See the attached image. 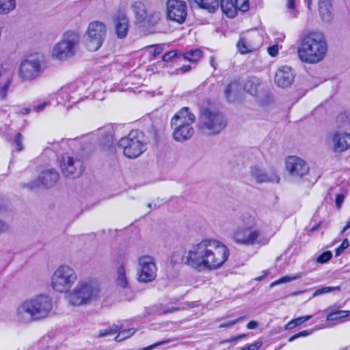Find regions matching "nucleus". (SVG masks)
Here are the masks:
<instances>
[{"label":"nucleus","instance_id":"46","mask_svg":"<svg viewBox=\"0 0 350 350\" xmlns=\"http://www.w3.org/2000/svg\"><path fill=\"white\" fill-rule=\"evenodd\" d=\"M149 49H150V53L153 57L158 56L163 51V47L160 45L150 46Z\"/></svg>","mask_w":350,"mask_h":350},{"label":"nucleus","instance_id":"55","mask_svg":"<svg viewBox=\"0 0 350 350\" xmlns=\"http://www.w3.org/2000/svg\"><path fill=\"white\" fill-rule=\"evenodd\" d=\"M135 332V330L134 329H128L120 332V334H122V336H126V334H129V337L133 335Z\"/></svg>","mask_w":350,"mask_h":350},{"label":"nucleus","instance_id":"2","mask_svg":"<svg viewBox=\"0 0 350 350\" xmlns=\"http://www.w3.org/2000/svg\"><path fill=\"white\" fill-rule=\"evenodd\" d=\"M53 308L52 299L46 295H38L21 301L16 308L15 319L29 323L49 317Z\"/></svg>","mask_w":350,"mask_h":350},{"label":"nucleus","instance_id":"20","mask_svg":"<svg viewBox=\"0 0 350 350\" xmlns=\"http://www.w3.org/2000/svg\"><path fill=\"white\" fill-rule=\"evenodd\" d=\"M173 129L172 137L178 142L187 141L192 137L194 134V129L192 125H172Z\"/></svg>","mask_w":350,"mask_h":350},{"label":"nucleus","instance_id":"28","mask_svg":"<svg viewBox=\"0 0 350 350\" xmlns=\"http://www.w3.org/2000/svg\"><path fill=\"white\" fill-rule=\"evenodd\" d=\"M202 9L214 13L219 7V0H193Z\"/></svg>","mask_w":350,"mask_h":350},{"label":"nucleus","instance_id":"4","mask_svg":"<svg viewBox=\"0 0 350 350\" xmlns=\"http://www.w3.org/2000/svg\"><path fill=\"white\" fill-rule=\"evenodd\" d=\"M242 227H237L232 232V239L239 245L246 246L255 244L265 245L268 239L265 238L261 230L255 229V219L246 213L241 217Z\"/></svg>","mask_w":350,"mask_h":350},{"label":"nucleus","instance_id":"24","mask_svg":"<svg viewBox=\"0 0 350 350\" xmlns=\"http://www.w3.org/2000/svg\"><path fill=\"white\" fill-rule=\"evenodd\" d=\"M96 136L98 137L99 144L104 148H110L113 144V135L112 131L110 129H98Z\"/></svg>","mask_w":350,"mask_h":350},{"label":"nucleus","instance_id":"51","mask_svg":"<svg viewBox=\"0 0 350 350\" xmlns=\"http://www.w3.org/2000/svg\"><path fill=\"white\" fill-rule=\"evenodd\" d=\"M245 337H246L245 334H239V335H238L237 336L232 337L230 339L222 340V341L220 342V344H224V343H228V342H232L234 341H237V340H239L240 339H242V338H243Z\"/></svg>","mask_w":350,"mask_h":350},{"label":"nucleus","instance_id":"19","mask_svg":"<svg viewBox=\"0 0 350 350\" xmlns=\"http://www.w3.org/2000/svg\"><path fill=\"white\" fill-rule=\"evenodd\" d=\"M250 174L257 183H277L280 181V177L275 172L267 174L257 166H252L250 168Z\"/></svg>","mask_w":350,"mask_h":350},{"label":"nucleus","instance_id":"49","mask_svg":"<svg viewBox=\"0 0 350 350\" xmlns=\"http://www.w3.org/2000/svg\"><path fill=\"white\" fill-rule=\"evenodd\" d=\"M243 318H244L243 317H239V318H237V319H236L234 320L228 321L227 323H222V324L219 325V327H220V328L229 327L230 326L234 325L237 323L242 321L243 319Z\"/></svg>","mask_w":350,"mask_h":350},{"label":"nucleus","instance_id":"40","mask_svg":"<svg viewBox=\"0 0 350 350\" xmlns=\"http://www.w3.org/2000/svg\"><path fill=\"white\" fill-rule=\"evenodd\" d=\"M317 329L318 328L310 329H307V330H304V331L299 332V333L295 334L293 335L292 336H291L288 340V342H293L297 338L308 336L310 335L311 334H312V332L314 329Z\"/></svg>","mask_w":350,"mask_h":350},{"label":"nucleus","instance_id":"36","mask_svg":"<svg viewBox=\"0 0 350 350\" xmlns=\"http://www.w3.org/2000/svg\"><path fill=\"white\" fill-rule=\"evenodd\" d=\"M121 329L120 327L116 325H113L111 327H109L106 329H100L99 331V334L98 335V338L105 337L108 336H111L116 334L117 332L120 331Z\"/></svg>","mask_w":350,"mask_h":350},{"label":"nucleus","instance_id":"11","mask_svg":"<svg viewBox=\"0 0 350 350\" xmlns=\"http://www.w3.org/2000/svg\"><path fill=\"white\" fill-rule=\"evenodd\" d=\"M43 57L40 55H30L20 65L19 77L23 81H33L40 76L44 70L42 63Z\"/></svg>","mask_w":350,"mask_h":350},{"label":"nucleus","instance_id":"27","mask_svg":"<svg viewBox=\"0 0 350 350\" xmlns=\"http://www.w3.org/2000/svg\"><path fill=\"white\" fill-rule=\"evenodd\" d=\"M234 2L233 0H219V5H220L222 12L229 18L236 16Z\"/></svg>","mask_w":350,"mask_h":350},{"label":"nucleus","instance_id":"16","mask_svg":"<svg viewBox=\"0 0 350 350\" xmlns=\"http://www.w3.org/2000/svg\"><path fill=\"white\" fill-rule=\"evenodd\" d=\"M167 17L169 20L178 24L185 22L187 17V6L185 1L180 0H168L167 1Z\"/></svg>","mask_w":350,"mask_h":350},{"label":"nucleus","instance_id":"6","mask_svg":"<svg viewBox=\"0 0 350 350\" xmlns=\"http://www.w3.org/2000/svg\"><path fill=\"white\" fill-rule=\"evenodd\" d=\"M118 146L129 159L137 158L147 149L144 133L139 130H132L128 135L122 137Z\"/></svg>","mask_w":350,"mask_h":350},{"label":"nucleus","instance_id":"52","mask_svg":"<svg viewBox=\"0 0 350 350\" xmlns=\"http://www.w3.org/2000/svg\"><path fill=\"white\" fill-rule=\"evenodd\" d=\"M178 310H179V308H177V307H168L163 310H158L157 312L159 314H167V313H171V312L178 311Z\"/></svg>","mask_w":350,"mask_h":350},{"label":"nucleus","instance_id":"38","mask_svg":"<svg viewBox=\"0 0 350 350\" xmlns=\"http://www.w3.org/2000/svg\"><path fill=\"white\" fill-rule=\"evenodd\" d=\"M319 11L323 21L325 22H329L331 21V7H319Z\"/></svg>","mask_w":350,"mask_h":350},{"label":"nucleus","instance_id":"5","mask_svg":"<svg viewBox=\"0 0 350 350\" xmlns=\"http://www.w3.org/2000/svg\"><path fill=\"white\" fill-rule=\"evenodd\" d=\"M227 121L224 115L217 110L204 108L200 110L198 131L204 136L217 135L225 129Z\"/></svg>","mask_w":350,"mask_h":350},{"label":"nucleus","instance_id":"31","mask_svg":"<svg viewBox=\"0 0 350 350\" xmlns=\"http://www.w3.org/2000/svg\"><path fill=\"white\" fill-rule=\"evenodd\" d=\"M349 314L350 312L348 310L334 311L327 315V320L329 321H336L337 323H340L342 321L343 319L347 317Z\"/></svg>","mask_w":350,"mask_h":350},{"label":"nucleus","instance_id":"17","mask_svg":"<svg viewBox=\"0 0 350 350\" xmlns=\"http://www.w3.org/2000/svg\"><path fill=\"white\" fill-rule=\"evenodd\" d=\"M294 79L295 75L292 69L286 66L278 68L274 77L275 84L282 88L291 86Z\"/></svg>","mask_w":350,"mask_h":350},{"label":"nucleus","instance_id":"12","mask_svg":"<svg viewBox=\"0 0 350 350\" xmlns=\"http://www.w3.org/2000/svg\"><path fill=\"white\" fill-rule=\"evenodd\" d=\"M106 27L99 21L92 22L89 24L86 36L85 46L90 51H96L103 45L106 38Z\"/></svg>","mask_w":350,"mask_h":350},{"label":"nucleus","instance_id":"34","mask_svg":"<svg viewBox=\"0 0 350 350\" xmlns=\"http://www.w3.org/2000/svg\"><path fill=\"white\" fill-rule=\"evenodd\" d=\"M312 316H311V315H306V316H303L301 317L294 319L291 320V321H289L286 325L285 329H286V330L292 329L295 328V327L304 323L305 321H308L309 319H310L312 318Z\"/></svg>","mask_w":350,"mask_h":350},{"label":"nucleus","instance_id":"18","mask_svg":"<svg viewBox=\"0 0 350 350\" xmlns=\"http://www.w3.org/2000/svg\"><path fill=\"white\" fill-rule=\"evenodd\" d=\"M196 121V116L187 107H184L178 111L171 120L172 125H192Z\"/></svg>","mask_w":350,"mask_h":350},{"label":"nucleus","instance_id":"56","mask_svg":"<svg viewBox=\"0 0 350 350\" xmlns=\"http://www.w3.org/2000/svg\"><path fill=\"white\" fill-rule=\"evenodd\" d=\"M128 338H129V334H126V336H122V334H120L119 332V334L116 336L115 340L117 342H120Z\"/></svg>","mask_w":350,"mask_h":350},{"label":"nucleus","instance_id":"59","mask_svg":"<svg viewBox=\"0 0 350 350\" xmlns=\"http://www.w3.org/2000/svg\"><path fill=\"white\" fill-rule=\"evenodd\" d=\"M161 344H163V342H157V343L153 344L152 345H150V346H148L147 347H145L142 350H152L154 348L157 347V346H159V345H160Z\"/></svg>","mask_w":350,"mask_h":350},{"label":"nucleus","instance_id":"42","mask_svg":"<svg viewBox=\"0 0 350 350\" xmlns=\"http://www.w3.org/2000/svg\"><path fill=\"white\" fill-rule=\"evenodd\" d=\"M297 278H299V276L289 277V276L285 275V276L280 278V279L275 281L274 282H273L271 284V286H273L279 284L287 283V282H291L293 280H295Z\"/></svg>","mask_w":350,"mask_h":350},{"label":"nucleus","instance_id":"44","mask_svg":"<svg viewBox=\"0 0 350 350\" xmlns=\"http://www.w3.org/2000/svg\"><path fill=\"white\" fill-rule=\"evenodd\" d=\"M346 194H347V191H343V192L336 194V199H335V203H336V207L338 209L340 208V207L343 203V201H344Z\"/></svg>","mask_w":350,"mask_h":350},{"label":"nucleus","instance_id":"43","mask_svg":"<svg viewBox=\"0 0 350 350\" xmlns=\"http://www.w3.org/2000/svg\"><path fill=\"white\" fill-rule=\"evenodd\" d=\"M349 246V243L347 239H345L341 245L336 249L335 255L336 256H339L343 251L347 249Z\"/></svg>","mask_w":350,"mask_h":350},{"label":"nucleus","instance_id":"48","mask_svg":"<svg viewBox=\"0 0 350 350\" xmlns=\"http://www.w3.org/2000/svg\"><path fill=\"white\" fill-rule=\"evenodd\" d=\"M262 345V342L260 340H257L252 344L249 345L248 346L243 348L241 350H258Z\"/></svg>","mask_w":350,"mask_h":350},{"label":"nucleus","instance_id":"35","mask_svg":"<svg viewBox=\"0 0 350 350\" xmlns=\"http://www.w3.org/2000/svg\"><path fill=\"white\" fill-rule=\"evenodd\" d=\"M12 75L10 73H7L5 83L0 88V98L4 100L6 98L8 90L12 83Z\"/></svg>","mask_w":350,"mask_h":350},{"label":"nucleus","instance_id":"14","mask_svg":"<svg viewBox=\"0 0 350 350\" xmlns=\"http://www.w3.org/2000/svg\"><path fill=\"white\" fill-rule=\"evenodd\" d=\"M139 271L138 280L140 282H149L154 280L157 276V267L154 258L150 256H144L138 259Z\"/></svg>","mask_w":350,"mask_h":350},{"label":"nucleus","instance_id":"15","mask_svg":"<svg viewBox=\"0 0 350 350\" xmlns=\"http://www.w3.org/2000/svg\"><path fill=\"white\" fill-rule=\"evenodd\" d=\"M60 167L64 176L70 178L79 177L84 170L81 159L69 156L62 157Z\"/></svg>","mask_w":350,"mask_h":350},{"label":"nucleus","instance_id":"33","mask_svg":"<svg viewBox=\"0 0 350 350\" xmlns=\"http://www.w3.org/2000/svg\"><path fill=\"white\" fill-rule=\"evenodd\" d=\"M15 8V0H0V14H8Z\"/></svg>","mask_w":350,"mask_h":350},{"label":"nucleus","instance_id":"37","mask_svg":"<svg viewBox=\"0 0 350 350\" xmlns=\"http://www.w3.org/2000/svg\"><path fill=\"white\" fill-rule=\"evenodd\" d=\"M234 5L236 9V15L238 10L245 12L249 10V0H234Z\"/></svg>","mask_w":350,"mask_h":350},{"label":"nucleus","instance_id":"22","mask_svg":"<svg viewBox=\"0 0 350 350\" xmlns=\"http://www.w3.org/2000/svg\"><path fill=\"white\" fill-rule=\"evenodd\" d=\"M59 178V173L55 169L49 168L40 172L38 180L43 187L50 188L56 184Z\"/></svg>","mask_w":350,"mask_h":350},{"label":"nucleus","instance_id":"53","mask_svg":"<svg viewBox=\"0 0 350 350\" xmlns=\"http://www.w3.org/2000/svg\"><path fill=\"white\" fill-rule=\"evenodd\" d=\"M47 105H49V103L44 102L40 105H36L33 107V110L36 112H40L42 111Z\"/></svg>","mask_w":350,"mask_h":350},{"label":"nucleus","instance_id":"57","mask_svg":"<svg viewBox=\"0 0 350 350\" xmlns=\"http://www.w3.org/2000/svg\"><path fill=\"white\" fill-rule=\"evenodd\" d=\"M258 326V323L255 321H251L247 324V328L249 329H255Z\"/></svg>","mask_w":350,"mask_h":350},{"label":"nucleus","instance_id":"10","mask_svg":"<svg viewBox=\"0 0 350 350\" xmlns=\"http://www.w3.org/2000/svg\"><path fill=\"white\" fill-rule=\"evenodd\" d=\"M75 271L69 266L62 265L53 273L51 285L54 291L58 293L68 292L77 280Z\"/></svg>","mask_w":350,"mask_h":350},{"label":"nucleus","instance_id":"64","mask_svg":"<svg viewBox=\"0 0 350 350\" xmlns=\"http://www.w3.org/2000/svg\"><path fill=\"white\" fill-rule=\"evenodd\" d=\"M349 229V228H347V226H345L343 229L341 230V234L344 233L346 230H347Z\"/></svg>","mask_w":350,"mask_h":350},{"label":"nucleus","instance_id":"62","mask_svg":"<svg viewBox=\"0 0 350 350\" xmlns=\"http://www.w3.org/2000/svg\"><path fill=\"white\" fill-rule=\"evenodd\" d=\"M31 109L29 108H25L22 110V113L24 115H27L30 112Z\"/></svg>","mask_w":350,"mask_h":350},{"label":"nucleus","instance_id":"26","mask_svg":"<svg viewBox=\"0 0 350 350\" xmlns=\"http://www.w3.org/2000/svg\"><path fill=\"white\" fill-rule=\"evenodd\" d=\"M241 85L237 81L230 82L225 90L224 94L228 102H233L237 98Z\"/></svg>","mask_w":350,"mask_h":350},{"label":"nucleus","instance_id":"25","mask_svg":"<svg viewBox=\"0 0 350 350\" xmlns=\"http://www.w3.org/2000/svg\"><path fill=\"white\" fill-rule=\"evenodd\" d=\"M260 85V81L256 77H250L245 81L243 89L251 95L256 96L258 92V87Z\"/></svg>","mask_w":350,"mask_h":350},{"label":"nucleus","instance_id":"9","mask_svg":"<svg viewBox=\"0 0 350 350\" xmlns=\"http://www.w3.org/2000/svg\"><path fill=\"white\" fill-rule=\"evenodd\" d=\"M131 8L136 22L144 27H153L161 18L162 14L160 11L146 5L141 1H134Z\"/></svg>","mask_w":350,"mask_h":350},{"label":"nucleus","instance_id":"41","mask_svg":"<svg viewBox=\"0 0 350 350\" xmlns=\"http://www.w3.org/2000/svg\"><path fill=\"white\" fill-rule=\"evenodd\" d=\"M332 257V253L330 251H325L321 254L317 259V262L323 264L327 262Z\"/></svg>","mask_w":350,"mask_h":350},{"label":"nucleus","instance_id":"3","mask_svg":"<svg viewBox=\"0 0 350 350\" xmlns=\"http://www.w3.org/2000/svg\"><path fill=\"white\" fill-rule=\"evenodd\" d=\"M327 52V41L322 32L311 31L301 37L297 54L301 62L317 64L325 58Z\"/></svg>","mask_w":350,"mask_h":350},{"label":"nucleus","instance_id":"60","mask_svg":"<svg viewBox=\"0 0 350 350\" xmlns=\"http://www.w3.org/2000/svg\"><path fill=\"white\" fill-rule=\"evenodd\" d=\"M191 69V66L189 65H183L180 68V70L182 71L183 73H185V72L189 71Z\"/></svg>","mask_w":350,"mask_h":350},{"label":"nucleus","instance_id":"50","mask_svg":"<svg viewBox=\"0 0 350 350\" xmlns=\"http://www.w3.org/2000/svg\"><path fill=\"white\" fill-rule=\"evenodd\" d=\"M268 53L271 57H275L278 54V44H274L271 46H269L267 49Z\"/></svg>","mask_w":350,"mask_h":350},{"label":"nucleus","instance_id":"63","mask_svg":"<svg viewBox=\"0 0 350 350\" xmlns=\"http://www.w3.org/2000/svg\"><path fill=\"white\" fill-rule=\"evenodd\" d=\"M305 1L307 3V6L309 10H310V5L312 4V0H305Z\"/></svg>","mask_w":350,"mask_h":350},{"label":"nucleus","instance_id":"47","mask_svg":"<svg viewBox=\"0 0 350 350\" xmlns=\"http://www.w3.org/2000/svg\"><path fill=\"white\" fill-rule=\"evenodd\" d=\"M23 137L20 133H18L14 137V143L16 146V149L18 151L22 150L23 148Z\"/></svg>","mask_w":350,"mask_h":350},{"label":"nucleus","instance_id":"32","mask_svg":"<svg viewBox=\"0 0 350 350\" xmlns=\"http://www.w3.org/2000/svg\"><path fill=\"white\" fill-rule=\"evenodd\" d=\"M202 57V52L201 50L198 49L189 50L183 54V58L192 63L198 62Z\"/></svg>","mask_w":350,"mask_h":350},{"label":"nucleus","instance_id":"1","mask_svg":"<svg viewBox=\"0 0 350 350\" xmlns=\"http://www.w3.org/2000/svg\"><path fill=\"white\" fill-rule=\"evenodd\" d=\"M229 256L228 248L215 239H205L200 243L192 244L185 256L176 251L172 256L175 262H183L198 271L214 270L221 267Z\"/></svg>","mask_w":350,"mask_h":350},{"label":"nucleus","instance_id":"61","mask_svg":"<svg viewBox=\"0 0 350 350\" xmlns=\"http://www.w3.org/2000/svg\"><path fill=\"white\" fill-rule=\"evenodd\" d=\"M5 224L4 222H3L2 221H0V233H1L2 232L4 231L5 228Z\"/></svg>","mask_w":350,"mask_h":350},{"label":"nucleus","instance_id":"29","mask_svg":"<svg viewBox=\"0 0 350 350\" xmlns=\"http://www.w3.org/2000/svg\"><path fill=\"white\" fill-rule=\"evenodd\" d=\"M237 46L239 51L242 54L256 50V46L252 44L250 39L246 37L240 38Z\"/></svg>","mask_w":350,"mask_h":350},{"label":"nucleus","instance_id":"13","mask_svg":"<svg viewBox=\"0 0 350 350\" xmlns=\"http://www.w3.org/2000/svg\"><path fill=\"white\" fill-rule=\"evenodd\" d=\"M286 170L290 178L298 180L309 172L310 167L307 162L296 156H289L285 160Z\"/></svg>","mask_w":350,"mask_h":350},{"label":"nucleus","instance_id":"8","mask_svg":"<svg viewBox=\"0 0 350 350\" xmlns=\"http://www.w3.org/2000/svg\"><path fill=\"white\" fill-rule=\"evenodd\" d=\"M79 42V36L77 32L70 31L65 32L61 40L55 45L53 49V57L59 60L73 57L76 53Z\"/></svg>","mask_w":350,"mask_h":350},{"label":"nucleus","instance_id":"45","mask_svg":"<svg viewBox=\"0 0 350 350\" xmlns=\"http://www.w3.org/2000/svg\"><path fill=\"white\" fill-rule=\"evenodd\" d=\"M177 55L178 52L176 51H170L163 55L162 60L165 62H169L173 58L176 57Z\"/></svg>","mask_w":350,"mask_h":350},{"label":"nucleus","instance_id":"7","mask_svg":"<svg viewBox=\"0 0 350 350\" xmlns=\"http://www.w3.org/2000/svg\"><path fill=\"white\" fill-rule=\"evenodd\" d=\"M99 292V285L94 280H80L69 295L72 305L81 306L94 299Z\"/></svg>","mask_w":350,"mask_h":350},{"label":"nucleus","instance_id":"58","mask_svg":"<svg viewBox=\"0 0 350 350\" xmlns=\"http://www.w3.org/2000/svg\"><path fill=\"white\" fill-rule=\"evenodd\" d=\"M286 7L288 9L295 8V0H286Z\"/></svg>","mask_w":350,"mask_h":350},{"label":"nucleus","instance_id":"21","mask_svg":"<svg viewBox=\"0 0 350 350\" xmlns=\"http://www.w3.org/2000/svg\"><path fill=\"white\" fill-rule=\"evenodd\" d=\"M333 148L335 152H342L350 148V134L336 133L332 137Z\"/></svg>","mask_w":350,"mask_h":350},{"label":"nucleus","instance_id":"23","mask_svg":"<svg viewBox=\"0 0 350 350\" xmlns=\"http://www.w3.org/2000/svg\"><path fill=\"white\" fill-rule=\"evenodd\" d=\"M115 27L118 37L124 38L126 36L129 29V20L123 13L118 14L115 19Z\"/></svg>","mask_w":350,"mask_h":350},{"label":"nucleus","instance_id":"54","mask_svg":"<svg viewBox=\"0 0 350 350\" xmlns=\"http://www.w3.org/2000/svg\"><path fill=\"white\" fill-rule=\"evenodd\" d=\"M331 7V0H319V7Z\"/></svg>","mask_w":350,"mask_h":350},{"label":"nucleus","instance_id":"39","mask_svg":"<svg viewBox=\"0 0 350 350\" xmlns=\"http://www.w3.org/2000/svg\"><path fill=\"white\" fill-rule=\"evenodd\" d=\"M339 287H332V286H323V287H321V288H319L318 289H317L312 296L313 297H317V296H319V295H323V294H325V293H331L334 291H336V290H339Z\"/></svg>","mask_w":350,"mask_h":350},{"label":"nucleus","instance_id":"30","mask_svg":"<svg viewBox=\"0 0 350 350\" xmlns=\"http://www.w3.org/2000/svg\"><path fill=\"white\" fill-rule=\"evenodd\" d=\"M116 283L118 286L122 288H126L129 286L128 279L126 276L125 267L122 265L118 268Z\"/></svg>","mask_w":350,"mask_h":350}]
</instances>
